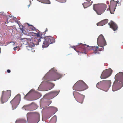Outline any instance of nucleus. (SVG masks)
<instances>
[{
  "label": "nucleus",
  "mask_w": 123,
  "mask_h": 123,
  "mask_svg": "<svg viewBox=\"0 0 123 123\" xmlns=\"http://www.w3.org/2000/svg\"><path fill=\"white\" fill-rule=\"evenodd\" d=\"M56 70H55V68H52L49 71L52 73L53 74L52 75L51 78L48 76L47 75L49 74V72H48L43 78V79L44 80V81L47 82V83H50V87L48 89V90H49L52 89L54 86V85L52 83L48 81V79L50 81H52L54 80H56L59 79L61 78L62 75L56 72Z\"/></svg>",
  "instance_id": "nucleus-1"
},
{
  "label": "nucleus",
  "mask_w": 123,
  "mask_h": 123,
  "mask_svg": "<svg viewBox=\"0 0 123 123\" xmlns=\"http://www.w3.org/2000/svg\"><path fill=\"white\" fill-rule=\"evenodd\" d=\"M11 91L9 90L3 91L1 98V101L3 104L6 102L9 98L11 95Z\"/></svg>",
  "instance_id": "nucleus-2"
},
{
  "label": "nucleus",
  "mask_w": 123,
  "mask_h": 123,
  "mask_svg": "<svg viewBox=\"0 0 123 123\" xmlns=\"http://www.w3.org/2000/svg\"><path fill=\"white\" fill-rule=\"evenodd\" d=\"M97 43L99 46L102 47L101 50L104 49V46L106 44L105 40L102 34L100 35L98 38Z\"/></svg>",
  "instance_id": "nucleus-3"
},
{
  "label": "nucleus",
  "mask_w": 123,
  "mask_h": 123,
  "mask_svg": "<svg viewBox=\"0 0 123 123\" xmlns=\"http://www.w3.org/2000/svg\"><path fill=\"white\" fill-rule=\"evenodd\" d=\"M55 42V39L52 37H47L45 39L42 45L43 48L47 47L49 44L54 43Z\"/></svg>",
  "instance_id": "nucleus-4"
},
{
  "label": "nucleus",
  "mask_w": 123,
  "mask_h": 123,
  "mask_svg": "<svg viewBox=\"0 0 123 123\" xmlns=\"http://www.w3.org/2000/svg\"><path fill=\"white\" fill-rule=\"evenodd\" d=\"M112 70L111 69L104 70L100 76L102 79H105L110 76L112 73Z\"/></svg>",
  "instance_id": "nucleus-5"
},
{
  "label": "nucleus",
  "mask_w": 123,
  "mask_h": 123,
  "mask_svg": "<svg viewBox=\"0 0 123 123\" xmlns=\"http://www.w3.org/2000/svg\"><path fill=\"white\" fill-rule=\"evenodd\" d=\"M20 95L19 94H18L10 102V103L12 105L13 109H14L17 107V106L15 107L14 108H13V107L14 105V104L16 103L17 100H19V102L20 101Z\"/></svg>",
  "instance_id": "nucleus-6"
},
{
  "label": "nucleus",
  "mask_w": 123,
  "mask_h": 123,
  "mask_svg": "<svg viewBox=\"0 0 123 123\" xmlns=\"http://www.w3.org/2000/svg\"><path fill=\"white\" fill-rule=\"evenodd\" d=\"M115 79L118 80V81L122 82L123 80V73L119 72L117 74L115 77Z\"/></svg>",
  "instance_id": "nucleus-7"
},
{
  "label": "nucleus",
  "mask_w": 123,
  "mask_h": 123,
  "mask_svg": "<svg viewBox=\"0 0 123 123\" xmlns=\"http://www.w3.org/2000/svg\"><path fill=\"white\" fill-rule=\"evenodd\" d=\"M108 25L110 26V27L114 31L117 29L118 27L116 24L112 21H111Z\"/></svg>",
  "instance_id": "nucleus-8"
},
{
  "label": "nucleus",
  "mask_w": 123,
  "mask_h": 123,
  "mask_svg": "<svg viewBox=\"0 0 123 123\" xmlns=\"http://www.w3.org/2000/svg\"><path fill=\"white\" fill-rule=\"evenodd\" d=\"M40 42L41 40L40 38L37 37L34 38V41L32 43L33 45H32V46H34L35 45H38L39 43Z\"/></svg>",
  "instance_id": "nucleus-9"
},
{
  "label": "nucleus",
  "mask_w": 123,
  "mask_h": 123,
  "mask_svg": "<svg viewBox=\"0 0 123 123\" xmlns=\"http://www.w3.org/2000/svg\"><path fill=\"white\" fill-rule=\"evenodd\" d=\"M80 83L82 85L81 88L84 89H83L81 91H83L87 88L88 86L82 80H80L77 82V83Z\"/></svg>",
  "instance_id": "nucleus-10"
},
{
  "label": "nucleus",
  "mask_w": 123,
  "mask_h": 123,
  "mask_svg": "<svg viewBox=\"0 0 123 123\" xmlns=\"http://www.w3.org/2000/svg\"><path fill=\"white\" fill-rule=\"evenodd\" d=\"M108 21V19H105L103 20L97 24V25L98 26H101L105 25L106 24Z\"/></svg>",
  "instance_id": "nucleus-11"
},
{
  "label": "nucleus",
  "mask_w": 123,
  "mask_h": 123,
  "mask_svg": "<svg viewBox=\"0 0 123 123\" xmlns=\"http://www.w3.org/2000/svg\"><path fill=\"white\" fill-rule=\"evenodd\" d=\"M92 1H91L89 3L84 2L83 3L82 5L84 8H85L91 5L92 4Z\"/></svg>",
  "instance_id": "nucleus-12"
},
{
  "label": "nucleus",
  "mask_w": 123,
  "mask_h": 123,
  "mask_svg": "<svg viewBox=\"0 0 123 123\" xmlns=\"http://www.w3.org/2000/svg\"><path fill=\"white\" fill-rule=\"evenodd\" d=\"M93 10L96 12L97 14L98 15H100L102 14L105 11V10L104 9L100 10L99 9L96 11L95 10L94 7L93 8Z\"/></svg>",
  "instance_id": "nucleus-13"
},
{
  "label": "nucleus",
  "mask_w": 123,
  "mask_h": 123,
  "mask_svg": "<svg viewBox=\"0 0 123 123\" xmlns=\"http://www.w3.org/2000/svg\"><path fill=\"white\" fill-rule=\"evenodd\" d=\"M114 4L115 5V7L113 9H111V8H110V12L111 14H113L114 13L115 9V8L116 7L117 3V1H114Z\"/></svg>",
  "instance_id": "nucleus-14"
},
{
  "label": "nucleus",
  "mask_w": 123,
  "mask_h": 123,
  "mask_svg": "<svg viewBox=\"0 0 123 123\" xmlns=\"http://www.w3.org/2000/svg\"><path fill=\"white\" fill-rule=\"evenodd\" d=\"M98 4H94L93 5V9L94 7V8L95 9L96 11H97V10H99V6L98 5Z\"/></svg>",
  "instance_id": "nucleus-15"
},
{
  "label": "nucleus",
  "mask_w": 123,
  "mask_h": 123,
  "mask_svg": "<svg viewBox=\"0 0 123 123\" xmlns=\"http://www.w3.org/2000/svg\"><path fill=\"white\" fill-rule=\"evenodd\" d=\"M115 82H114L113 83V85L112 87V91H115L117 90H119V89H120L121 87H120L119 88H115V86L114 85Z\"/></svg>",
  "instance_id": "nucleus-16"
},
{
  "label": "nucleus",
  "mask_w": 123,
  "mask_h": 123,
  "mask_svg": "<svg viewBox=\"0 0 123 123\" xmlns=\"http://www.w3.org/2000/svg\"><path fill=\"white\" fill-rule=\"evenodd\" d=\"M104 82H105L107 83L108 85L109 86V88L111 86V82L110 80H104Z\"/></svg>",
  "instance_id": "nucleus-17"
},
{
  "label": "nucleus",
  "mask_w": 123,
  "mask_h": 123,
  "mask_svg": "<svg viewBox=\"0 0 123 123\" xmlns=\"http://www.w3.org/2000/svg\"><path fill=\"white\" fill-rule=\"evenodd\" d=\"M59 92H58L56 91H53L51 92L50 93L53 94L55 96V97L59 93Z\"/></svg>",
  "instance_id": "nucleus-18"
},
{
  "label": "nucleus",
  "mask_w": 123,
  "mask_h": 123,
  "mask_svg": "<svg viewBox=\"0 0 123 123\" xmlns=\"http://www.w3.org/2000/svg\"><path fill=\"white\" fill-rule=\"evenodd\" d=\"M17 22V23L19 25V26L20 27V29L22 31L24 29V27L22 25H19V24H18V21Z\"/></svg>",
  "instance_id": "nucleus-19"
},
{
  "label": "nucleus",
  "mask_w": 123,
  "mask_h": 123,
  "mask_svg": "<svg viewBox=\"0 0 123 123\" xmlns=\"http://www.w3.org/2000/svg\"><path fill=\"white\" fill-rule=\"evenodd\" d=\"M33 103L32 102L31 104H30L29 105H24L22 107V109H23V108H24V109L25 110H26V109H27V107H28L29 106L31 105V104H32Z\"/></svg>",
  "instance_id": "nucleus-20"
},
{
  "label": "nucleus",
  "mask_w": 123,
  "mask_h": 123,
  "mask_svg": "<svg viewBox=\"0 0 123 123\" xmlns=\"http://www.w3.org/2000/svg\"><path fill=\"white\" fill-rule=\"evenodd\" d=\"M27 49L28 50H32V47L30 46H26Z\"/></svg>",
  "instance_id": "nucleus-21"
},
{
  "label": "nucleus",
  "mask_w": 123,
  "mask_h": 123,
  "mask_svg": "<svg viewBox=\"0 0 123 123\" xmlns=\"http://www.w3.org/2000/svg\"><path fill=\"white\" fill-rule=\"evenodd\" d=\"M103 81H100V82H98L97 84V85H96V87L97 88H98V85L99 84H100L101 83V82H103Z\"/></svg>",
  "instance_id": "nucleus-22"
},
{
  "label": "nucleus",
  "mask_w": 123,
  "mask_h": 123,
  "mask_svg": "<svg viewBox=\"0 0 123 123\" xmlns=\"http://www.w3.org/2000/svg\"><path fill=\"white\" fill-rule=\"evenodd\" d=\"M26 123V120H23L22 122H21V123Z\"/></svg>",
  "instance_id": "nucleus-23"
},
{
  "label": "nucleus",
  "mask_w": 123,
  "mask_h": 123,
  "mask_svg": "<svg viewBox=\"0 0 123 123\" xmlns=\"http://www.w3.org/2000/svg\"><path fill=\"white\" fill-rule=\"evenodd\" d=\"M60 1L62 3L65 2L66 1V0H60Z\"/></svg>",
  "instance_id": "nucleus-24"
},
{
  "label": "nucleus",
  "mask_w": 123,
  "mask_h": 123,
  "mask_svg": "<svg viewBox=\"0 0 123 123\" xmlns=\"http://www.w3.org/2000/svg\"><path fill=\"white\" fill-rule=\"evenodd\" d=\"M54 109L55 110V112H56L57 111V109L56 108H55V107L54 108Z\"/></svg>",
  "instance_id": "nucleus-25"
},
{
  "label": "nucleus",
  "mask_w": 123,
  "mask_h": 123,
  "mask_svg": "<svg viewBox=\"0 0 123 123\" xmlns=\"http://www.w3.org/2000/svg\"><path fill=\"white\" fill-rule=\"evenodd\" d=\"M33 90H32V89H31V90H30V91H29V92H28V93L26 94V95L25 96V97L26 96V95H27V94H28V93H30L31 92H32V91H33Z\"/></svg>",
  "instance_id": "nucleus-26"
},
{
  "label": "nucleus",
  "mask_w": 123,
  "mask_h": 123,
  "mask_svg": "<svg viewBox=\"0 0 123 123\" xmlns=\"http://www.w3.org/2000/svg\"><path fill=\"white\" fill-rule=\"evenodd\" d=\"M31 112L27 113V117L29 116V115L30 114H31Z\"/></svg>",
  "instance_id": "nucleus-27"
},
{
  "label": "nucleus",
  "mask_w": 123,
  "mask_h": 123,
  "mask_svg": "<svg viewBox=\"0 0 123 123\" xmlns=\"http://www.w3.org/2000/svg\"><path fill=\"white\" fill-rule=\"evenodd\" d=\"M36 36L37 37H39L40 36L39 34V33H36Z\"/></svg>",
  "instance_id": "nucleus-28"
},
{
  "label": "nucleus",
  "mask_w": 123,
  "mask_h": 123,
  "mask_svg": "<svg viewBox=\"0 0 123 123\" xmlns=\"http://www.w3.org/2000/svg\"><path fill=\"white\" fill-rule=\"evenodd\" d=\"M98 46H96V48L95 49V51H97V50L98 49Z\"/></svg>",
  "instance_id": "nucleus-29"
},
{
  "label": "nucleus",
  "mask_w": 123,
  "mask_h": 123,
  "mask_svg": "<svg viewBox=\"0 0 123 123\" xmlns=\"http://www.w3.org/2000/svg\"><path fill=\"white\" fill-rule=\"evenodd\" d=\"M83 101H82V102H80V103H83V100H84V98H85V96L84 95H83Z\"/></svg>",
  "instance_id": "nucleus-30"
},
{
  "label": "nucleus",
  "mask_w": 123,
  "mask_h": 123,
  "mask_svg": "<svg viewBox=\"0 0 123 123\" xmlns=\"http://www.w3.org/2000/svg\"><path fill=\"white\" fill-rule=\"evenodd\" d=\"M7 73H9L11 71L9 69H8L7 70Z\"/></svg>",
  "instance_id": "nucleus-31"
},
{
  "label": "nucleus",
  "mask_w": 123,
  "mask_h": 123,
  "mask_svg": "<svg viewBox=\"0 0 123 123\" xmlns=\"http://www.w3.org/2000/svg\"><path fill=\"white\" fill-rule=\"evenodd\" d=\"M17 48V47H14V48H13V49H14V51H16V50L17 49H16V48Z\"/></svg>",
  "instance_id": "nucleus-32"
},
{
  "label": "nucleus",
  "mask_w": 123,
  "mask_h": 123,
  "mask_svg": "<svg viewBox=\"0 0 123 123\" xmlns=\"http://www.w3.org/2000/svg\"><path fill=\"white\" fill-rule=\"evenodd\" d=\"M0 13H1V14H3L4 13L2 12H0Z\"/></svg>",
  "instance_id": "nucleus-33"
},
{
  "label": "nucleus",
  "mask_w": 123,
  "mask_h": 123,
  "mask_svg": "<svg viewBox=\"0 0 123 123\" xmlns=\"http://www.w3.org/2000/svg\"><path fill=\"white\" fill-rule=\"evenodd\" d=\"M86 0L87 2H89L91 0Z\"/></svg>",
  "instance_id": "nucleus-34"
},
{
  "label": "nucleus",
  "mask_w": 123,
  "mask_h": 123,
  "mask_svg": "<svg viewBox=\"0 0 123 123\" xmlns=\"http://www.w3.org/2000/svg\"><path fill=\"white\" fill-rule=\"evenodd\" d=\"M82 44V45H84V44H82V43H80L79 44V43H78V44Z\"/></svg>",
  "instance_id": "nucleus-35"
},
{
  "label": "nucleus",
  "mask_w": 123,
  "mask_h": 123,
  "mask_svg": "<svg viewBox=\"0 0 123 123\" xmlns=\"http://www.w3.org/2000/svg\"><path fill=\"white\" fill-rule=\"evenodd\" d=\"M85 45H86V46H87V47H89V46L88 45H86V44H85Z\"/></svg>",
  "instance_id": "nucleus-36"
},
{
  "label": "nucleus",
  "mask_w": 123,
  "mask_h": 123,
  "mask_svg": "<svg viewBox=\"0 0 123 123\" xmlns=\"http://www.w3.org/2000/svg\"><path fill=\"white\" fill-rule=\"evenodd\" d=\"M32 51L33 52H35L34 50L33 51L32 50Z\"/></svg>",
  "instance_id": "nucleus-37"
},
{
  "label": "nucleus",
  "mask_w": 123,
  "mask_h": 123,
  "mask_svg": "<svg viewBox=\"0 0 123 123\" xmlns=\"http://www.w3.org/2000/svg\"><path fill=\"white\" fill-rule=\"evenodd\" d=\"M54 117H55V118H56V116H55Z\"/></svg>",
  "instance_id": "nucleus-38"
},
{
  "label": "nucleus",
  "mask_w": 123,
  "mask_h": 123,
  "mask_svg": "<svg viewBox=\"0 0 123 123\" xmlns=\"http://www.w3.org/2000/svg\"><path fill=\"white\" fill-rule=\"evenodd\" d=\"M30 5H28V7H29Z\"/></svg>",
  "instance_id": "nucleus-39"
},
{
  "label": "nucleus",
  "mask_w": 123,
  "mask_h": 123,
  "mask_svg": "<svg viewBox=\"0 0 123 123\" xmlns=\"http://www.w3.org/2000/svg\"><path fill=\"white\" fill-rule=\"evenodd\" d=\"M16 19V18L15 17L14 18V19Z\"/></svg>",
  "instance_id": "nucleus-40"
},
{
  "label": "nucleus",
  "mask_w": 123,
  "mask_h": 123,
  "mask_svg": "<svg viewBox=\"0 0 123 123\" xmlns=\"http://www.w3.org/2000/svg\"><path fill=\"white\" fill-rule=\"evenodd\" d=\"M28 24V25H29V24Z\"/></svg>",
  "instance_id": "nucleus-41"
},
{
  "label": "nucleus",
  "mask_w": 123,
  "mask_h": 123,
  "mask_svg": "<svg viewBox=\"0 0 123 123\" xmlns=\"http://www.w3.org/2000/svg\"><path fill=\"white\" fill-rule=\"evenodd\" d=\"M107 6L106 5H105V7H106Z\"/></svg>",
  "instance_id": "nucleus-42"
},
{
  "label": "nucleus",
  "mask_w": 123,
  "mask_h": 123,
  "mask_svg": "<svg viewBox=\"0 0 123 123\" xmlns=\"http://www.w3.org/2000/svg\"><path fill=\"white\" fill-rule=\"evenodd\" d=\"M46 29L47 30H46V31H47V29Z\"/></svg>",
  "instance_id": "nucleus-43"
},
{
  "label": "nucleus",
  "mask_w": 123,
  "mask_h": 123,
  "mask_svg": "<svg viewBox=\"0 0 123 123\" xmlns=\"http://www.w3.org/2000/svg\"><path fill=\"white\" fill-rule=\"evenodd\" d=\"M74 49L75 50H76L75 49V48H74Z\"/></svg>",
  "instance_id": "nucleus-44"
},
{
  "label": "nucleus",
  "mask_w": 123,
  "mask_h": 123,
  "mask_svg": "<svg viewBox=\"0 0 123 123\" xmlns=\"http://www.w3.org/2000/svg\"><path fill=\"white\" fill-rule=\"evenodd\" d=\"M96 52H95V54H96Z\"/></svg>",
  "instance_id": "nucleus-45"
},
{
  "label": "nucleus",
  "mask_w": 123,
  "mask_h": 123,
  "mask_svg": "<svg viewBox=\"0 0 123 123\" xmlns=\"http://www.w3.org/2000/svg\"><path fill=\"white\" fill-rule=\"evenodd\" d=\"M92 47H93V46H92Z\"/></svg>",
  "instance_id": "nucleus-46"
}]
</instances>
